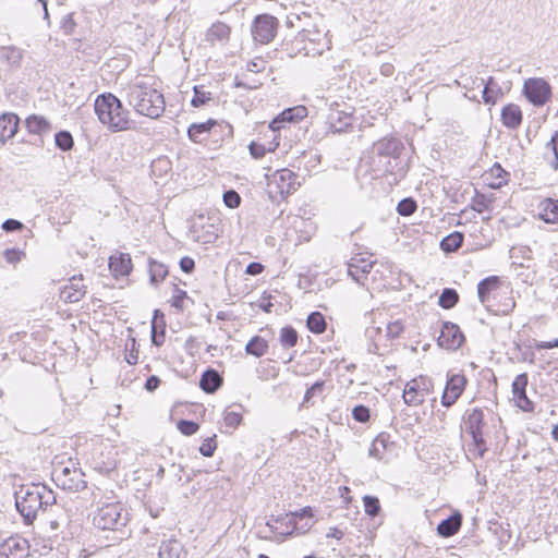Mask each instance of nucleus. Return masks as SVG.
<instances>
[{
	"label": "nucleus",
	"mask_w": 558,
	"mask_h": 558,
	"mask_svg": "<svg viewBox=\"0 0 558 558\" xmlns=\"http://www.w3.org/2000/svg\"><path fill=\"white\" fill-rule=\"evenodd\" d=\"M404 145L401 140L395 136H385L373 144L372 159L378 163L376 165V177L391 174L395 181L398 182L403 179L409 171L408 160L401 158Z\"/></svg>",
	"instance_id": "obj_1"
},
{
	"label": "nucleus",
	"mask_w": 558,
	"mask_h": 558,
	"mask_svg": "<svg viewBox=\"0 0 558 558\" xmlns=\"http://www.w3.org/2000/svg\"><path fill=\"white\" fill-rule=\"evenodd\" d=\"M15 507L25 524H32L39 511L56 504L54 493L45 484L22 485L14 494Z\"/></svg>",
	"instance_id": "obj_2"
},
{
	"label": "nucleus",
	"mask_w": 558,
	"mask_h": 558,
	"mask_svg": "<svg viewBox=\"0 0 558 558\" xmlns=\"http://www.w3.org/2000/svg\"><path fill=\"white\" fill-rule=\"evenodd\" d=\"M94 110L99 122L113 133L133 129L134 121L130 119V111L111 93L98 95L94 102Z\"/></svg>",
	"instance_id": "obj_3"
},
{
	"label": "nucleus",
	"mask_w": 558,
	"mask_h": 558,
	"mask_svg": "<svg viewBox=\"0 0 558 558\" xmlns=\"http://www.w3.org/2000/svg\"><path fill=\"white\" fill-rule=\"evenodd\" d=\"M130 513L120 501L106 502L98 506L93 512V524L102 531H112L119 534L116 538L124 539L131 535L128 529Z\"/></svg>",
	"instance_id": "obj_4"
},
{
	"label": "nucleus",
	"mask_w": 558,
	"mask_h": 558,
	"mask_svg": "<svg viewBox=\"0 0 558 558\" xmlns=\"http://www.w3.org/2000/svg\"><path fill=\"white\" fill-rule=\"evenodd\" d=\"M128 102L138 114L150 119L161 117L166 108L161 92L146 83L134 85L128 90Z\"/></svg>",
	"instance_id": "obj_5"
},
{
	"label": "nucleus",
	"mask_w": 558,
	"mask_h": 558,
	"mask_svg": "<svg viewBox=\"0 0 558 558\" xmlns=\"http://www.w3.org/2000/svg\"><path fill=\"white\" fill-rule=\"evenodd\" d=\"M464 425L465 432L472 437L473 448H470V451L475 456L483 458L487 451L486 441L483 436V428L485 426L483 411L478 408L466 411Z\"/></svg>",
	"instance_id": "obj_6"
},
{
	"label": "nucleus",
	"mask_w": 558,
	"mask_h": 558,
	"mask_svg": "<svg viewBox=\"0 0 558 558\" xmlns=\"http://www.w3.org/2000/svg\"><path fill=\"white\" fill-rule=\"evenodd\" d=\"M434 388L433 380L427 376H418L405 384L403 389V401L410 407H416L424 402Z\"/></svg>",
	"instance_id": "obj_7"
},
{
	"label": "nucleus",
	"mask_w": 558,
	"mask_h": 558,
	"mask_svg": "<svg viewBox=\"0 0 558 558\" xmlns=\"http://www.w3.org/2000/svg\"><path fill=\"white\" fill-rule=\"evenodd\" d=\"M523 95L536 107L544 106L551 97V87L541 77H532L524 82Z\"/></svg>",
	"instance_id": "obj_8"
},
{
	"label": "nucleus",
	"mask_w": 558,
	"mask_h": 558,
	"mask_svg": "<svg viewBox=\"0 0 558 558\" xmlns=\"http://www.w3.org/2000/svg\"><path fill=\"white\" fill-rule=\"evenodd\" d=\"M266 525L274 534L280 536L281 539L291 536L295 531L302 530V532H306L312 526V524L305 523L299 527L295 518L290 513H284L278 517L271 515L266 522Z\"/></svg>",
	"instance_id": "obj_9"
},
{
	"label": "nucleus",
	"mask_w": 558,
	"mask_h": 558,
	"mask_svg": "<svg viewBox=\"0 0 558 558\" xmlns=\"http://www.w3.org/2000/svg\"><path fill=\"white\" fill-rule=\"evenodd\" d=\"M217 129L232 134V126L229 123H219L214 119H209L206 122L191 124L187 129V136L194 143H203L209 140Z\"/></svg>",
	"instance_id": "obj_10"
},
{
	"label": "nucleus",
	"mask_w": 558,
	"mask_h": 558,
	"mask_svg": "<svg viewBox=\"0 0 558 558\" xmlns=\"http://www.w3.org/2000/svg\"><path fill=\"white\" fill-rule=\"evenodd\" d=\"M464 340V335L457 324L451 322L442 323L440 335L437 338L439 347L448 350H457L463 344Z\"/></svg>",
	"instance_id": "obj_11"
},
{
	"label": "nucleus",
	"mask_w": 558,
	"mask_h": 558,
	"mask_svg": "<svg viewBox=\"0 0 558 558\" xmlns=\"http://www.w3.org/2000/svg\"><path fill=\"white\" fill-rule=\"evenodd\" d=\"M529 376L526 373L519 374L511 385V391L515 405L524 412L534 411V402L526 396Z\"/></svg>",
	"instance_id": "obj_12"
},
{
	"label": "nucleus",
	"mask_w": 558,
	"mask_h": 558,
	"mask_svg": "<svg viewBox=\"0 0 558 558\" xmlns=\"http://www.w3.org/2000/svg\"><path fill=\"white\" fill-rule=\"evenodd\" d=\"M466 381L465 376L462 374L449 376L441 396V404L446 408L453 405L462 395Z\"/></svg>",
	"instance_id": "obj_13"
},
{
	"label": "nucleus",
	"mask_w": 558,
	"mask_h": 558,
	"mask_svg": "<svg viewBox=\"0 0 558 558\" xmlns=\"http://www.w3.org/2000/svg\"><path fill=\"white\" fill-rule=\"evenodd\" d=\"M83 473L77 470H70L63 468L61 473L57 474V482L65 490L80 492L86 487V482L83 480Z\"/></svg>",
	"instance_id": "obj_14"
},
{
	"label": "nucleus",
	"mask_w": 558,
	"mask_h": 558,
	"mask_svg": "<svg viewBox=\"0 0 558 558\" xmlns=\"http://www.w3.org/2000/svg\"><path fill=\"white\" fill-rule=\"evenodd\" d=\"M275 182L277 183L279 193L283 196H288L296 191L300 186L298 175L290 169L278 170L275 175Z\"/></svg>",
	"instance_id": "obj_15"
},
{
	"label": "nucleus",
	"mask_w": 558,
	"mask_h": 558,
	"mask_svg": "<svg viewBox=\"0 0 558 558\" xmlns=\"http://www.w3.org/2000/svg\"><path fill=\"white\" fill-rule=\"evenodd\" d=\"M353 120L351 113L332 110L327 118L328 130L338 134L349 132L353 126Z\"/></svg>",
	"instance_id": "obj_16"
},
{
	"label": "nucleus",
	"mask_w": 558,
	"mask_h": 558,
	"mask_svg": "<svg viewBox=\"0 0 558 558\" xmlns=\"http://www.w3.org/2000/svg\"><path fill=\"white\" fill-rule=\"evenodd\" d=\"M0 555L4 558H26L27 542L25 539L10 537L1 544Z\"/></svg>",
	"instance_id": "obj_17"
},
{
	"label": "nucleus",
	"mask_w": 558,
	"mask_h": 558,
	"mask_svg": "<svg viewBox=\"0 0 558 558\" xmlns=\"http://www.w3.org/2000/svg\"><path fill=\"white\" fill-rule=\"evenodd\" d=\"M25 126L29 134L38 135V146H43V137L51 131V123L43 116L32 114L25 120Z\"/></svg>",
	"instance_id": "obj_18"
},
{
	"label": "nucleus",
	"mask_w": 558,
	"mask_h": 558,
	"mask_svg": "<svg viewBox=\"0 0 558 558\" xmlns=\"http://www.w3.org/2000/svg\"><path fill=\"white\" fill-rule=\"evenodd\" d=\"M159 558H186L182 543L173 536L163 538L159 546Z\"/></svg>",
	"instance_id": "obj_19"
},
{
	"label": "nucleus",
	"mask_w": 558,
	"mask_h": 558,
	"mask_svg": "<svg viewBox=\"0 0 558 558\" xmlns=\"http://www.w3.org/2000/svg\"><path fill=\"white\" fill-rule=\"evenodd\" d=\"M373 262H367L364 258H352L348 264V275L357 283L364 286V280L367 279Z\"/></svg>",
	"instance_id": "obj_20"
},
{
	"label": "nucleus",
	"mask_w": 558,
	"mask_h": 558,
	"mask_svg": "<svg viewBox=\"0 0 558 558\" xmlns=\"http://www.w3.org/2000/svg\"><path fill=\"white\" fill-rule=\"evenodd\" d=\"M278 20L270 14H259L255 17L252 33L253 35H276Z\"/></svg>",
	"instance_id": "obj_21"
},
{
	"label": "nucleus",
	"mask_w": 558,
	"mask_h": 558,
	"mask_svg": "<svg viewBox=\"0 0 558 558\" xmlns=\"http://www.w3.org/2000/svg\"><path fill=\"white\" fill-rule=\"evenodd\" d=\"M509 177L510 173L507 172L500 163L496 162L483 174V180L489 187L497 190L507 184Z\"/></svg>",
	"instance_id": "obj_22"
},
{
	"label": "nucleus",
	"mask_w": 558,
	"mask_h": 558,
	"mask_svg": "<svg viewBox=\"0 0 558 558\" xmlns=\"http://www.w3.org/2000/svg\"><path fill=\"white\" fill-rule=\"evenodd\" d=\"M20 124V118L17 114L8 112L0 116V141L4 143L7 140L12 138Z\"/></svg>",
	"instance_id": "obj_23"
},
{
	"label": "nucleus",
	"mask_w": 558,
	"mask_h": 558,
	"mask_svg": "<svg viewBox=\"0 0 558 558\" xmlns=\"http://www.w3.org/2000/svg\"><path fill=\"white\" fill-rule=\"evenodd\" d=\"M462 525V514L459 511L453 512L448 518L441 520L437 525V533L441 537H451L458 533Z\"/></svg>",
	"instance_id": "obj_24"
},
{
	"label": "nucleus",
	"mask_w": 558,
	"mask_h": 558,
	"mask_svg": "<svg viewBox=\"0 0 558 558\" xmlns=\"http://www.w3.org/2000/svg\"><path fill=\"white\" fill-rule=\"evenodd\" d=\"M523 120L520 107L515 104H508L501 110V122L510 130L518 129Z\"/></svg>",
	"instance_id": "obj_25"
},
{
	"label": "nucleus",
	"mask_w": 558,
	"mask_h": 558,
	"mask_svg": "<svg viewBox=\"0 0 558 558\" xmlns=\"http://www.w3.org/2000/svg\"><path fill=\"white\" fill-rule=\"evenodd\" d=\"M223 379L218 371L208 367L201 376L199 387L206 393H214L222 386Z\"/></svg>",
	"instance_id": "obj_26"
},
{
	"label": "nucleus",
	"mask_w": 558,
	"mask_h": 558,
	"mask_svg": "<svg viewBox=\"0 0 558 558\" xmlns=\"http://www.w3.org/2000/svg\"><path fill=\"white\" fill-rule=\"evenodd\" d=\"M538 218L546 223H558V199L545 198L538 204Z\"/></svg>",
	"instance_id": "obj_27"
},
{
	"label": "nucleus",
	"mask_w": 558,
	"mask_h": 558,
	"mask_svg": "<svg viewBox=\"0 0 558 558\" xmlns=\"http://www.w3.org/2000/svg\"><path fill=\"white\" fill-rule=\"evenodd\" d=\"M109 268L116 278L128 276L132 270V259L126 253L111 256L109 258Z\"/></svg>",
	"instance_id": "obj_28"
},
{
	"label": "nucleus",
	"mask_w": 558,
	"mask_h": 558,
	"mask_svg": "<svg viewBox=\"0 0 558 558\" xmlns=\"http://www.w3.org/2000/svg\"><path fill=\"white\" fill-rule=\"evenodd\" d=\"M480 85H483L482 97L485 104L495 105L496 101L504 96L501 87L498 85L494 77H488L485 82L480 78Z\"/></svg>",
	"instance_id": "obj_29"
},
{
	"label": "nucleus",
	"mask_w": 558,
	"mask_h": 558,
	"mask_svg": "<svg viewBox=\"0 0 558 558\" xmlns=\"http://www.w3.org/2000/svg\"><path fill=\"white\" fill-rule=\"evenodd\" d=\"M166 322L165 315L160 310H155L151 320V342L156 347H161L165 342Z\"/></svg>",
	"instance_id": "obj_30"
},
{
	"label": "nucleus",
	"mask_w": 558,
	"mask_h": 558,
	"mask_svg": "<svg viewBox=\"0 0 558 558\" xmlns=\"http://www.w3.org/2000/svg\"><path fill=\"white\" fill-rule=\"evenodd\" d=\"M85 294V286L82 283V278L76 279L73 277L70 280V284L65 286L61 291V298L65 302L75 303L78 302Z\"/></svg>",
	"instance_id": "obj_31"
},
{
	"label": "nucleus",
	"mask_w": 558,
	"mask_h": 558,
	"mask_svg": "<svg viewBox=\"0 0 558 558\" xmlns=\"http://www.w3.org/2000/svg\"><path fill=\"white\" fill-rule=\"evenodd\" d=\"M501 284V280L498 276H489L484 278L477 283V296L482 304L489 301L492 292L496 291Z\"/></svg>",
	"instance_id": "obj_32"
},
{
	"label": "nucleus",
	"mask_w": 558,
	"mask_h": 558,
	"mask_svg": "<svg viewBox=\"0 0 558 558\" xmlns=\"http://www.w3.org/2000/svg\"><path fill=\"white\" fill-rule=\"evenodd\" d=\"M392 445L393 442L390 441V435L380 433L372 442V446L368 450V456L377 460H383L384 451Z\"/></svg>",
	"instance_id": "obj_33"
},
{
	"label": "nucleus",
	"mask_w": 558,
	"mask_h": 558,
	"mask_svg": "<svg viewBox=\"0 0 558 558\" xmlns=\"http://www.w3.org/2000/svg\"><path fill=\"white\" fill-rule=\"evenodd\" d=\"M488 530L497 536L500 547L507 545L511 539L510 524L490 520Z\"/></svg>",
	"instance_id": "obj_34"
},
{
	"label": "nucleus",
	"mask_w": 558,
	"mask_h": 558,
	"mask_svg": "<svg viewBox=\"0 0 558 558\" xmlns=\"http://www.w3.org/2000/svg\"><path fill=\"white\" fill-rule=\"evenodd\" d=\"M23 58L22 49L15 46L0 47V60L7 62L11 68H19Z\"/></svg>",
	"instance_id": "obj_35"
},
{
	"label": "nucleus",
	"mask_w": 558,
	"mask_h": 558,
	"mask_svg": "<svg viewBox=\"0 0 558 558\" xmlns=\"http://www.w3.org/2000/svg\"><path fill=\"white\" fill-rule=\"evenodd\" d=\"M148 272H149V281L153 286H158L165 278L168 276V267L157 262L156 259H148Z\"/></svg>",
	"instance_id": "obj_36"
},
{
	"label": "nucleus",
	"mask_w": 558,
	"mask_h": 558,
	"mask_svg": "<svg viewBox=\"0 0 558 558\" xmlns=\"http://www.w3.org/2000/svg\"><path fill=\"white\" fill-rule=\"evenodd\" d=\"M464 235L462 232L453 231L440 241V248L445 253L457 252L463 244Z\"/></svg>",
	"instance_id": "obj_37"
},
{
	"label": "nucleus",
	"mask_w": 558,
	"mask_h": 558,
	"mask_svg": "<svg viewBox=\"0 0 558 558\" xmlns=\"http://www.w3.org/2000/svg\"><path fill=\"white\" fill-rule=\"evenodd\" d=\"M268 350V342L260 336H254L245 345V352L255 357L263 356Z\"/></svg>",
	"instance_id": "obj_38"
},
{
	"label": "nucleus",
	"mask_w": 558,
	"mask_h": 558,
	"mask_svg": "<svg viewBox=\"0 0 558 558\" xmlns=\"http://www.w3.org/2000/svg\"><path fill=\"white\" fill-rule=\"evenodd\" d=\"M306 326L311 332L319 335L326 330L327 323L322 313L313 312L307 317Z\"/></svg>",
	"instance_id": "obj_39"
},
{
	"label": "nucleus",
	"mask_w": 558,
	"mask_h": 558,
	"mask_svg": "<svg viewBox=\"0 0 558 558\" xmlns=\"http://www.w3.org/2000/svg\"><path fill=\"white\" fill-rule=\"evenodd\" d=\"M276 140H277V136L275 135L274 141L271 143H269V146H266L264 144H260V143H257L254 141L251 142V144L248 145V150H250L251 156L254 159H260L265 156V154L267 151H274L279 146V142H277Z\"/></svg>",
	"instance_id": "obj_40"
},
{
	"label": "nucleus",
	"mask_w": 558,
	"mask_h": 558,
	"mask_svg": "<svg viewBox=\"0 0 558 558\" xmlns=\"http://www.w3.org/2000/svg\"><path fill=\"white\" fill-rule=\"evenodd\" d=\"M459 302V294L456 289L445 288L438 299V304L445 310H450Z\"/></svg>",
	"instance_id": "obj_41"
},
{
	"label": "nucleus",
	"mask_w": 558,
	"mask_h": 558,
	"mask_svg": "<svg viewBox=\"0 0 558 558\" xmlns=\"http://www.w3.org/2000/svg\"><path fill=\"white\" fill-rule=\"evenodd\" d=\"M310 46H305L306 54L320 56L325 49H330V37H322L318 39H310Z\"/></svg>",
	"instance_id": "obj_42"
},
{
	"label": "nucleus",
	"mask_w": 558,
	"mask_h": 558,
	"mask_svg": "<svg viewBox=\"0 0 558 558\" xmlns=\"http://www.w3.org/2000/svg\"><path fill=\"white\" fill-rule=\"evenodd\" d=\"M307 108L300 105L284 109L281 112V118L286 119L287 123L298 122L307 117Z\"/></svg>",
	"instance_id": "obj_43"
},
{
	"label": "nucleus",
	"mask_w": 558,
	"mask_h": 558,
	"mask_svg": "<svg viewBox=\"0 0 558 558\" xmlns=\"http://www.w3.org/2000/svg\"><path fill=\"white\" fill-rule=\"evenodd\" d=\"M299 335L292 326H284L280 330L279 341L284 348H293L298 343Z\"/></svg>",
	"instance_id": "obj_44"
},
{
	"label": "nucleus",
	"mask_w": 558,
	"mask_h": 558,
	"mask_svg": "<svg viewBox=\"0 0 558 558\" xmlns=\"http://www.w3.org/2000/svg\"><path fill=\"white\" fill-rule=\"evenodd\" d=\"M54 144L62 151H69L74 146L72 134L66 130H61L54 134Z\"/></svg>",
	"instance_id": "obj_45"
},
{
	"label": "nucleus",
	"mask_w": 558,
	"mask_h": 558,
	"mask_svg": "<svg viewBox=\"0 0 558 558\" xmlns=\"http://www.w3.org/2000/svg\"><path fill=\"white\" fill-rule=\"evenodd\" d=\"M397 213L402 217L412 216L417 209V203L413 197L402 198L397 205Z\"/></svg>",
	"instance_id": "obj_46"
},
{
	"label": "nucleus",
	"mask_w": 558,
	"mask_h": 558,
	"mask_svg": "<svg viewBox=\"0 0 558 558\" xmlns=\"http://www.w3.org/2000/svg\"><path fill=\"white\" fill-rule=\"evenodd\" d=\"M150 169L155 175L161 177L171 170V161L168 157H159L151 162Z\"/></svg>",
	"instance_id": "obj_47"
},
{
	"label": "nucleus",
	"mask_w": 558,
	"mask_h": 558,
	"mask_svg": "<svg viewBox=\"0 0 558 558\" xmlns=\"http://www.w3.org/2000/svg\"><path fill=\"white\" fill-rule=\"evenodd\" d=\"M365 512L371 517H376L380 511L379 499L375 496L366 495L363 497Z\"/></svg>",
	"instance_id": "obj_48"
},
{
	"label": "nucleus",
	"mask_w": 558,
	"mask_h": 558,
	"mask_svg": "<svg viewBox=\"0 0 558 558\" xmlns=\"http://www.w3.org/2000/svg\"><path fill=\"white\" fill-rule=\"evenodd\" d=\"M403 329L404 327L400 320L390 322L386 326L385 337L390 341L396 340L403 332Z\"/></svg>",
	"instance_id": "obj_49"
},
{
	"label": "nucleus",
	"mask_w": 558,
	"mask_h": 558,
	"mask_svg": "<svg viewBox=\"0 0 558 558\" xmlns=\"http://www.w3.org/2000/svg\"><path fill=\"white\" fill-rule=\"evenodd\" d=\"M178 429L185 436H192L199 429L198 423L191 420H180L177 424Z\"/></svg>",
	"instance_id": "obj_50"
},
{
	"label": "nucleus",
	"mask_w": 558,
	"mask_h": 558,
	"mask_svg": "<svg viewBox=\"0 0 558 558\" xmlns=\"http://www.w3.org/2000/svg\"><path fill=\"white\" fill-rule=\"evenodd\" d=\"M76 23L73 20V13H68L62 15L59 22V29L63 32L64 35H69L75 32Z\"/></svg>",
	"instance_id": "obj_51"
},
{
	"label": "nucleus",
	"mask_w": 558,
	"mask_h": 558,
	"mask_svg": "<svg viewBox=\"0 0 558 558\" xmlns=\"http://www.w3.org/2000/svg\"><path fill=\"white\" fill-rule=\"evenodd\" d=\"M184 300L191 299L189 298L186 291L179 289L174 284V294L171 299V306L182 312L184 310Z\"/></svg>",
	"instance_id": "obj_52"
},
{
	"label": "nucleus",
	"mask_w": 558,
	"mask_h": 558,
	"mask_svg": "<svg viewBox=\"0 0 558 558\" xmlns=\"http://www.w3.org/2000/svg\"><path fill=\"white\" fill-rule=\"evenodd\" d=\"M193 89H194V96L191 99V105L194 108H198L211 99L210 93L204 92V90L199 89L197 86H194Z\"/></svg>",
	"instance_id": "obj_53"
},
{
	"label": "nucleus",
	"mask_w": 558,
	"mask_h": 558,
	"mask_svg": "<svg viewBox=\"0 0 558 558\" xmlns=\"http://www.w3.org/2000/svg\"><path fill=\"white\" fill-rule=\"evenodd\" d=\"M223 203L227 207L234 209L238 208L241 204V196L234 190H228L223 193Z\"/></svg>",
	"instance_id": "obj_54"
},
{
	"label": "nucleus",
	"mask_w": 558,
	"mask_h": 558,
	"mask_svg": "<svg viewBox=\"0 0 558 558\" xmlns=\"http://www.w3.org/2000/svg\"><path fill=\"white\" fill-rule=\"evenodd\" d=\"M325 384V380H317L307 388L303 398V404L311 402L315 396L320 395L324 390Z\"/></svg>",
	"instance_id": "obj_55"
},
{
	"label": "nucleus",
	"mask_w": 558,
	"mask_h": 558,
	"mask_svg": "<svg viewBox=\"0 0 558 558\" xmlns=\"http://www.w3.org/2000/svg\"><path fill=\"white\" fill-rule=\"evenodd\" d=\"M352 416L359 423H366L369 421L371 412L366 405L357 404L352 409Z\"/></svg>",
	"instance_id": "obj_56"
},
{
	"label": "nucleus",
	"mask_w": 558,
	"mask_h": 558,
	"mask_svg": "<svg viewBox=\"0 0 558 558\" xmlns=\"http://www.w3.org/2000/svg\"><path fill=\"white\" fill-rule=\"evenodd\" d=\"M216 449H217L216 435H214L213 437L206 438L199 446V452L204 457H207V458L213 457Z\"/></svg>",
	"instance_id": "obj_57"
},
{
	"label": "nucleus",
	"mask_w": 558,
	"mask_h": 558,
	"mask_svg": "<svg viewBox=\"0 0 558 558\" xmlns=\"http://www.w3.org/2000/svg\"><path fill=\"white\" fill-rule=\"evenodd\" d=\"M242 414L239 411H226L225 412V424L228 427L236 428L242 423Z\"/></svg>",
	"instance_id": "obj_58"
},
{
	"label": "nucleus",
	"mask_w": 558,
	"mask_h": 558,
	"mask_svg": "<svg viewBox=\"0 0 558 558\" xmlns=\"http://www.w3.org/2000/svg\"><path fill=\"white\" fill-rule=\"evenodd\" d=\"M473 202L474 208L478 213L489 210V206L492 204V199L482 193H476L475 197L473 198Z\"/></svg>",
	"instance_id": "obj_59"
},
{
	"label": "nucleus",
	"mask_w": 558,
	"mask_h": 558,
	"mask_svg": "<svg viewBox=\"0 0 558 558\" xmlns=\"http://www.w3.org/2000/svg\"><path fill=\"white\" fill-rule=\"evenodd\" d=\"M3 256L9 264H16L21 262L25 253L20 248L12 247L4 250Z\"/></svg>",
	"instance_id": "obj_60"
},
{
	"label": "nucleus",
	"mask_w": 558,
	"mask_h": 558,
	"mask_svg": "<svg viewBox=\"0 0 558 558\" xmlns=\"http://www.w3.org/2000/svg\"><path fill=\"white\" fill-rule=\"evenodd\" d=\"M2 230L5 232H16L24 228V225L16 219L9 218L2 222Z\"/></svg>",
	"instance_id": "obj_61"
},
{
	"label": "nucleus",
	"mask_w": 558,
	"mask_h": 558,
	"mask_svg": "<svg viewBox=\"0 0 558 558\" xmlns=\"http://www.w3.org/2000/svg\"><path fill=\"white\" fill-rule=\"evenodd\" d=\"M230 33L231 29L227 24L218 22L211 25L206 35H230Z\"/></svg>",
	"instance_id": "obj_62"
},
{
	"label": "nucleus",
	"mask_w": 558,
	"mask_h": 558,
	"mask_svg": "<svg viewBox=\"0 0 558 558\" xmlns=\"http://www.w3.org/2000/svg\"><path fill=\"white\" fill-rule=\"evenodd\" d=\"M180 269L185 274H192L195 269V262L189 256H184L179 262Z\"/></svg>",
	"instance_id": "obj_63"
},
{
	"label": "nucleus",
	"mask_w": 558,
	"mask_h": 558,
	"mask_svg": "<svg viewBox=\"0 0 558 558\" xmlns=\"http://www.w3.org/2000/svg\"><path fill=\"white\" fill-rule=\"evenodd\" d=\"M286 124H287V121H286V119L281 118V113H280L271 120L268 128L272 133H276V132L280 131L281 129H284Z\"/></svg>",
	"instance_id": "obj_64"
}]
</instances>
